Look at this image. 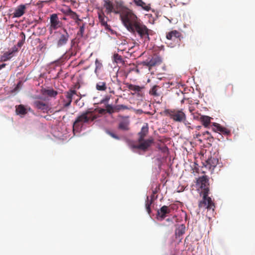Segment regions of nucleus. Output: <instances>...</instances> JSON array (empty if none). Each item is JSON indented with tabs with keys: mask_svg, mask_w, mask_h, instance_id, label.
<instances>
[{
	"mask_svg": "<svg viewBox=\"0 0 255 255\" xmlns=\"http://www.w3.org/2000/svg\"><path fill=\"white\" fill-rule=\"evenodd\" d=\"M197 185L202 189L201 194L203 195L202 200L199 203L200 209H212L214 210L215 205L210 197L208 196L209 192V178L206 175L199 177L197 180Z\"/></svg>",
	"mask_w": 255,
	"mask_h": 255,
	"instance_id": "1",
	"label": "nucleus"
},
{
	"mask_svg": "<svg viewBox=\"0 0 255 255\" xmlns=\"http://www.w3.org/2000/svg\"><path fill=\"white\" fill-rule=\"evenodd\" d=\"M148 133V125L147 123H145L138 133V143L136 144L134 141H129L128 142L129 147L133 150L135 149H138L144 151H146L153 142V139L152 137L144 139V137Z\"/></svg>",
	"mask_w": 255,
	"mask_h": 255,
	"instance_id": "2",
	"label": "nucleus"
},
{
	"mask_svg": "<svg viewBox=\"0 0 255 255\" xmlns=\"http://www.w3.org/2000/svg\"><path fill=\"white\" fill-rule=\"evenodd\" d=\"M91 109L81 113L76 118L73 128L74 130L79 131L82 129L85 125H89L97 119L99 116L95 114V111Z\"/></svg>",
	"mask_w": 255,
	"mask_h": 255,
	"instance_id": "3",
	"label": "nucleus"
},
{
	"mask_svg": "<svg viewBox=\"0 0 255 255\" xmlns=\"http://www.w3.org/2000/svg\"><path fill=\"white\" fill-rule=\"evenodd\" d=\"M121 19L128 31L140 20L131 10L127 7H123Z\"/></svg>",
	"mask_w": 255,
	"mask_h": 255,
	"instance_id": "4",
	"label": "nucleus"
},
{
	"mask_svg": "<svg viewBox=\"0 0 255 255\" xmlns=\"http://www.w3.org/2000/svg\"><path fill=\"white\" fill-rule=\"evenodd\" d=\"M129 31L135 35H137L144 43L149 41L150 38L149 36L152 32V30L149 29L141 20L133 26L131 30H130Z\"/></svg>",
	"mask_w": 255,
	"mask_h": 255,
	"instance_id": "5",
	"label": "nucleus"
},
{
	"mask_svg": "<svg viewBox=\"0 0 255 255\" xmlns=\"http://www.w3.org/2000/svg\"><path fill=\"white\" fill-rule=\"evenodd\" d=\"M164 113L175 122L182 123L186 119V116L182 109H165Z\"/></svg>",
	"mask_w": 255,
	"mask_h": 255,
	"instance_id": "6",
	"label": "nucleus"
},
{
	"mask_svg": "<svg viewBox=\"0 0 255 255\" xmlns=\"http://www.w3.org/2000/svg\"><path fill=\"white\" fill-rule=\"evenodd\" d=\"M58 34L56 45L58 48H60L67 43L69 38V34L66 29H63L62 32H59Z\"/></svg>",
	"mask_w": 255,
	"mask_h": 255,
	"instance_id": "7",
	"label": "nucleus"
},
{
	"mask_svg": "<svg viewBox=\"0 0 255 255\" xmlns=\"http://www.w3.org/2000/svg\"><path fill=\"white\" fill-rule=\"evenodd\" d=\"M162 62L160 57L157 55H154L150 59H146L142 62L143 66L148 67L149 69L153 66L158 65Z\"/></svg>",
	"mask_w": 255,
	"mask_h": 255,
	"instance_id": "8",
	"label": "nucleus"
},
{
	"mask_svg": "<svg viewBox=\"0 0 255 255\" xmlns=\"http://www.w3.org/2000/svg\"><path fill=\"white\" fill-rule=\"evenodd\" d=\"M50 28L51 29L56 30L62 26L63 23L60 20L58 17V15L56 13H53L50 16Z\"/></svg>",
	"mask_w": 255,
	"mask_h": 255,
	"instance_id": "9",
	"label": "nucleus"
},
{
	"mask_svg": "<svg viewBox=\"0 0 255 255\" xmlns=\"http://www.w3.org/2000/svg\"><path fill=\"white\" fill-rule=\"evenodd\" d=\"M210 128L214 131L219 132L226 135H228L231 133V131L230 129L221 126L218 123H213L212 125H211Z\"/></svg>",
	"mask_w": 255,
	"mask_h": 255,
	"instance_id": "10",
	"label": "nucleus"
},
{
	"mask_svg": "<svg viewBox=\"0 0 255 255\" xmlns=\"http://www.w3.org/2000/svg\"><path fill=\"white\" fill-rule=\"evenodd\" d=\"M170 212V209L168 206L164 205L157 211V218L158 220L162 221L165 218L166 215Z\"/></svg>",
	"mask_w": 255,
	"mask_h": 255,
	"instance_id": "11",
	"label": "nucleus"
},
{
	"mask_svg": "<svg viewBox=\"0 0 255 255\" xmlns=\"http://www.w3.org/2000/svg\"><path fill=\"white\" fill-rule=\"evenodd\" d=\"M182 37L181 33L176 30L171 31L166 33V37L168 40L173 41L180 40L181 37Z\"/></svg>",
	"mask_w": 255,
	"mask_h": 255,
	"instance_id": "12",
	"label": "nucleus"
},
{
	"mask_svg": "<svg viewBox=\"0 0 255 255\" xmlns=\"http://www.w3.org/2000/svg\"><path fill=\"white\" fill-rule=\"evenodd\" d=\"M34 106L37 109L41 110L43 113H46L49 110L47 104L40 101H36L33 103Z\"/></svg>",
	"mask_w": 255,
	"mask_h": 255,
	"instance_id": "13",
	"label": "nucleus"
},
{
	"mask_svg": "<svg viewBox=\"0 0 255 255\" xmlns=\"http://www.w3.org/2000/svg\"><path fill=\"white\" fill-rule=\"evenodd\" d=\"M26 10V5L25 4H20L18 5L13 13V17H19L23 15Z\"/></svg>",
	"mask_w": 255,
	"mask_h": 255,
	"instance_id": "14",
	"label": "nucleus"
},
{
	"mask_svg": "<svg viewBox=\"0 0 255 255\" xmlns=\"http://www.w3.org/2000/svg\"><path fill=\"white\" fill-rule=\"evenodd\" d=\"M76 94V91L74 90H70L69 91L66 92V97L67 98V101H64L65 102L64 105L65 107H68L71 105V103L72 101L73 96Z\"/></svg>",
	"mask_w": 255,
	"mask_h": 255,
	"instance_id": "15",
	"label": "nucleus"
},
{
	"mask_svg": "<svg viewBox=\"0 0 255 255\" xmlns=\"http://www.w3.org/2000/svg\"><path fill=\"white\" fill-rule=\"evenodd\" d=\"M98 17L99 19V21L101 23V25L104 26L106 29H109L110 26L107 23V19L108 17L105 16L104 12H101L98 13Z\"/></svg>",
	"mask_w": 255,
	"mask_h": 255,
	"instance_id": "16",
	"label": "nucleus"
},
{
	"mask_svg": "<svg viewBox=\"0 0 255 255\" xmlns=\"http://www.w3.org/2000/svg\"><path fill=\"white\" fill-rule=\"evenodd\" d=\"M114 4L110 0H104V7L106 9V12L107 14H111L114 10Z\"/></svg>",
	"mask_w": 255,
	"mask_h": 255,
	"instance_id": "17",
	"label": "nucleus"
},
{
	"mask_svg": "<svg viewBox=\"0 0 255 255\" xmlns=\"http://www.w3.org/2000/svg\"><path fill=\"white\" fill-rule=\"evenodd\" d=\"M161 87L159 86L154 85L149 90V93L154 97H159L161 94Z\"/></svg>",
	"mask_w": 255,
	"mask_h": 255,
	"instance_id": "18",
	"label": "nucleus"
},
{
	"mask_svg": "<svg viewBox=\"0 0 255 255\" xmlns=\"http://www.w3.org/2000/svg\"><path fill=\"white\" fill-rule=\"evenodd\" d=\"M129 121L126 119L121 121L118 125V128L119 129L128 131L129 129Z\"/></svg>",
	"mask_w": 255,
	"mask_h": 255,
	"instance_id": "19",
	"label": "nucleus"
},
{
	"mask_svg": "<svg viewBox=\"0 0 255 255\" xmlns=\"http://www.w3.org/2000/svg\"><path fill=\"white\" fill-rule=\"evenodd\" d=\"M206 162L207 163V165H208L210 169H214L218 163V159L216 157L211 156L208 158Z\"/></svg>",
	"mask_w": 255,
	"mask_h": 255,
	"instance_id": "20",
	"label": "nucleus"
},
{
	"mask_svg": "<svg viewBox=\"0 0 255 255\" xmlns=\"http://www.w3.org/2000/svg\"><path fill=\"white\" fill-rule=\"evenodd\" d=\"M211 117L207 116H202L200 118V120L205 128H208L209 126H211ZM209 128H211L210 127Z\"/></svg>",
	"mask_w": 255,
	"mask_h": 255,
	"instance_id": "21",
	"label": "nucleus"
},
{
	"mask_svg": "<svg viewBox=\"0 0 255 255\" xmlns=\"http://www.w3.org/2000/svg\"><path fill=\"white\" fill-rule=\"evenodd\" d=\"M78 49L77 47H70L68 51H67L66 54V57L70 58L72 56H75L78 52Z\"/></svg>",
	"mask_w": 255,
	"mask_h": 255,
	"instance_id": "22",
	"label": "nucleus"
},
{
	"mask_svg": "<svg viewBox=\"0 0 255 255\" xmlns=\"http://www.w3.org/2000/svg\"><path fill=\"white\" fill-rule=\"evenodd\" d=\"M135 4L139 6H141L143 9L148 11L150 7L149 5H146L145 3L142 0H133Z\"/></svg>",
	"mask_w": 255,
	"mask_h": 255,
	"instance_id": "23",
	"label": "nucleus"
},
{
	"mask_svg": "<svg viewBox=\"0 0 255 255\" xmlns=\"http://www.w3.org/2000/svg\"><path fill=\"white\" fill-rule=\"evenodd\" d=\"M185 227L183 224L179 225L175 230V235L177 237H180L185 233Z\"/></svg>",
	"mask_w": 255,
	"mask_h": 255,
	"instance_id": "24",
	"label": "nucleus"
},
{
	"mask_svg": "<svg viewBox=\"0 0 255 255\" xmlns=\"http://www.w3.org/2000/svg\"><path fill=\"white\" fill-rule=\"evenodd\" d=\"M43 94L47 95L50 97H55L58 95V92L54 90L53 89H44Z\"/></svg>",
	"mask_w": 255,
	"mask_h": 255,
	"instance_id": "25",
	"label": "nucleus"
},
{
	"mask_svg": "<svg viewBox=\"0 0 255 255\" xmlns=\"http://www.w3.org/2000/svg\"><path fill=\"white\" fill-rule=\"evenodd\" d=\"M15 112L17 115H24L27 113L26 109L22 105L16 107Z\"/></svg>",
	"mask_w": 255,
	"mask_h": 255,
	"instance_id": "26",
	"label": "nucleus"
},
{
	"mask_svg": "<svg viewBox=\"0 0 255 255\" xmlns=\"http://www.w3.org/2000/svg\"><path fill=\"white\" fill-rule=\"evenodd\" d=\"M128 89L134 91L135 93H139L144 87L130 84L128 86Z\"/></svg>",
	"mask_w": 255,
	"mask_h": 255,
	"instance_id": "27",
	"label": "nucleus"
},
{
	"mask_svg": "<svg viewBox=\"0 0 255 255\" xmlns=\"http://www.w3.org/2000/svg\"><path fill=\"white\" fill-rule=\"evenodd\" d=\"M202 138L203 140H206L209 141V142H213L214 140L213 137L212 136L211 133L208 131L202 132Z\"/></svg>",
	"mask_w": 255,
	"mask_h": 255,
	"instance_id": "28",
	"label": "nucleus"
},
{
	"mask_svg": "<svg viewBox=\"0 0 255 255\" xmlns=\"http://www.w3.org/2000/svg\"><path fill=\"white\" fill-rule=\"evenodd\" d=\"M66 14L67 15H70L74 20H78L79 21H82V19H80L79 18L78 15L75 12L73 11L70 8H69L66 12Z\"/></svg>",
	"mask_w": 255,
	"mask_h": 255,
	"instance_id": "29",
	"label": "nucleus"
},
{
	"mask_svg": "<svg viewBox=\"0 0 255 255\" xmlns=\"http://www.w3.org/2000/svg\"><path fill=\"white\" fill-rule=\"evenodd\" d=\"M96 89L98 91H105L107 89V85L105 82H99L97 83Z\"/></svg>",
	"mask_w": 255,
	"mask_h": 255,
	"instance_id": "30",
	"label": "nucleus"
},
{
	"mask_svg": "<svg viewBox=\"0 0 255 255\" xmlns=\"http://www.w3.org/2000/svg\"><path fill=\"white\" fill-rule=\"evenodd\" d=\"M13 56V55L9 51L6 52L1 56V60L4 62L6 61L12 57Z\"/></svg>",
	"mask_w": 255,
	"mask_h": 255,
	"instance_id": "31",
	"label": "nucleus"
},
{
	"mask_svg": "<svg viewBox=\"0 0 255 255\" xmlns=\"http://www.w3.org/2000/svg\"><path fill=\"white\" fill-rule=\"evenodd\" d=\"M153 197V195H152L151 196V200L150 201H149L148 197L147 196L146 197V203H145V208H146L147 212H148V213L149 214H150V213H151L150 205L152 203V202H153V201H152Z\"/></svg>",
	"mask_w": 255,
	"mask_h": 255,
	"instance_id": "32",
	"label": "nucleus"
},
{
	"mask_svg": "<svg viewBox=\"0 0 255 255\" xmlns=\"http://www.w3.org/2000/svg\"><path fill=\"white\" fill-rule=\"evenodd\" d=\"M113 58H114V61L115 62H116L117 63H123L124 62V61L123 60L122 57L117 53L114 54V55L113 56Z\"/></svg>",
	"mask_w": 255,
	"mask_h": 255,
	"instance_id": "33",
	"label": "nucleus"
},
{
	"mask_svg": "<svg viewBox=\"0 0 255 255\" xmlns=\"http://www.w3.org/2000/svg\"><path fill=\"white\" fill-rule=\"evenodd\" d=\"M106 133H107L108 135L111 136L112 137L117 139V140H120V137L117 135L115 133L109 130H106Z\"/></svg>",
	"mask_w": 255,
	"mask_h": 255,
	"instance_id": "34",
	"label": "nucleus"
},
{
	"mask_svg": "<svg viewBox=\"0 0 255 255\" xmlns=\"http://www.w3.org/2000/svg\"><path fill=\"white\" fill-rule=\"evenodd\" d=\"M201 137H202V133H200L199 132H198L197 131H196L193 134V137L195 139H197L198 141L201 142H202L203 139L202 138H200Z\"/></svg>",
	"mask_w": 255,
	"mask_h": 255,
	"instance_id": "35",
	"label": "nucleus"
},
{
	"mask_svg": "<svg viewBox=\"0 0 255 255\" xmlns=\"http://www.w3.org/2000/svg\"><path fill=\"white\" fill-rule=\"evenodd\" d=\"M79 27V31L78 32L77 35H80L81 37H82L84 33L85 23H83L82 25Z\"/></svg>",
	"mask_w": 255,
	"mask_h": 255,
	"instance_id": "36",
	"label": "nucleus"
},
{
	"mask_svg": "<svg viewBox=\"0 0 255 255\" xmlns=\"http://www.w3.org/2000/svg\"><path fill=\"white\" fill-rule=\"evenodd\" d=\"M20 36L22 37V40L19 41L17 43V46L19 47H21L23 45L25 38V34L23 32H21Z\"/></svg>",
	"mask_w": 255,
	"mask_h": 255,
	"instance_id": "37",
	"label": "nucleus"
},
{
	"mask_svg": "<svg viewBox=\"0 0 255 255\" xmlns=\"http://www.w3.org/2000/svg\"><path fill=\"white\" fill-rule=\"evenodd\" d=\"M115 109L116 111L119 112L120 110L128 109V108L127 106H126L125 105H119L116 106V107L115 108Z\"/></svg>",
	"mask_w": 255,
	"mask_h": 255,
	"instance_id": "38",
	"label": "nucleus"
},
{
	"mask_svg": "<svg viewBox=\"0 0 255 255\" xmlns=\"http://www.w3.org/2000/svg\"><path fill=\"white\" fill-rule=\"evenodd\" d=\"M106 108V111H107V112L109 114H112L115 111H116L115 110H114V108L113 107V106L111 105H107Z\"/></svg>",
	"mask_w": 255,
	"mask_h": 255,
	"instance_id": "39",
	"label": "nucleus"
},
{
	"mask_svg": "<svg viewBox=\"0 0 255 255\" xmlns=\"http://www.w3.org/2000/svg\"><path fill=\"white\" fill-rule=\"evenodd\" d=\"M124 46H127V44L125 42H122L121 44H119V47L118 48V51H124L127 50V47H123Z\"/></svg>",
	"mask_w": 255,
	"mask_h": 255,
	"instance_id": "40",
	"label": "nucleus"
},
{
	"mask_svg": "<svg viewBox=\"0 0 255 255\" xmlns=\"http://www.w3.org/2000/svg\"><path fill=\"white\" fill-rule=\"evenodd\" d=\"M166 221L171 223V224H174V222H177V217L173 216L171 218H169L166 219Z\"/></svg>",
	"mask_w": 255,
	"mask_h": 255,
	"instance_id": "41",
	"label": "nucleus"
},
{
	"mask_svg": "<svg viewBox=\"0 0 255 255\" xmlns=\"http://www.w3.org/2000/svg\"><path fill=\"white\" fill-rule=\"evenodd\" d=\"M182 123H184V124L186 126V127L188 128V129L189 130H190V129H193L194 128L193 127H191L190 126V123L188 121H187L186 119L184 121H182Z\"/></svg>",
	"mask_w": 255,
	"mask_h": 255,
	"instance_id": "42",
	"label": "nucleus"
},
{
	"mask_svg": "<svg viewBox=\"0 0 255 255\" xmlns=\"http://www.w3.org/2000/svg\"><path fill=\"white\" fill-rule=\"evenodd\" d=\"M18 48L16 47V46H14L9 51L11 53L12 55H13V53L16 52L18 51Z\"/></svg>",
	"mask_w": 255,
	"mask_h": 255,
	"instance_id": "43",
	"label": "nucleus"
},
{
	"mask_svg": "<svg viewBox=\"0 0 255 255\" xmlns=\"http://www.w3.org/2000/svg\"><path fill=\"white\" fill-rule=\"evenodd\" d=\"M123 7L120 10H117L114 7V10L112 11V12H114L115 14H120V16H121V13L122 12Z\"/></svg>",
	"mask_w": 255,
	"mask_h": 255,
	"instance_id": "44",
	"label": "nucleus"
},
{
	"mask_svg": "<svg viewBox=\"0 0 255 255\" xmlns=\"http://www.w3.org/2000/svg\"><path fill=\"white\" fill-rule=\"evenodd\" d=\"M70 44H71V46L70 47H77L76 45V42H75V39H73L72 40H71Z\"/></svg>",
	"mask_w": 255,
	"mask_h": 255,
	"instance_id": "45",
	"label": "nucleus"
},
{
	"mask_svg": "<svg viewBox=\"0 0 255 255\" xmlns=\"http://www.w3.org/2000/svg\"><path fill=\"white\" fill-rule=\"evenodd\" d=\"M106 111L105 109H100L99 110V113L101 114H104Z\"/></svg>",
	"mask_w": 255,
	"mask_h": 255,
	"instance_id": "46",
	"label": "nucleus"
},
{
	"mask_svg": "<svg viewBox=\"0 0 255 255\" xmlns=\"http://www.w3.org/2000/svg\"><path fill=\"white\" fill-rule=\"evenodd\" d=\"M21 84H21V81H19V82L17 83V85H16V87H15V89H18V88H19L21 86Z\"/></svg>",
	"mask_w": 255,
	"mask_h": 255,
	"instance_id": "47",
	"label": "nucleus"
},
{
	"mask_svg": "<svg viewBox=\"0 0 255 255\" xmlns=\"http://www.w3.org/2000/svg\"><path fill=\"white\" fill-rule=\"evenodd\" d=\"M75 20V22L76 23V24H77L78 25H79V26H81V25H80V22H81V21H79V20Z\"/></svg>",
	"mask_w": 255,
	"mask_h": 255,
	"instance_id": "48",
	"label": "nucleus"
},
{
	"mask_svg": "<svg viewBox=\"0 0 255 255\" xmlns=\"http://www.w3.org/2000/svg\"><path fill=\"white\" fill-rule=\"evenodd\" d=\"M5 66H6L5 64H2L0 65V70L2 68L5 67Z\"/></svg>",
	"mask_w": 255,
	"mask_h": 255,
	"instance_id": "49",
	"label": "nucleus"
},
{
	"mask_svg": "<svg viewBox=\"0 0 255 255\" xmlns=\"http://www.w3.org/2000/svg\"><path fill=\"white\" fill-rule=\"evenodd\" d=\"M202 127L200 126H196L195 127V128L197 129V130H199Z\"/></svg>",
	"mask_w": 255,
	"mask_h": 255,
	"instance_id": "50",
	"label": "nucleus"
},
{
	"mask_svg": "<svg viewBox=\"0 0 255 255\" xmlns=\"http://www.w3.org/2000/svg\"><path fill=\"white\" fill-rule=\"evenodd\" d=\"M61 19L66 20V18L65 17H64L62 18H61Z\"/></svg>",
	"mask_w": 255,
	"mask_h": 255,
	"instance_id": "51",
	"label": "nucleus"
},
{
	"mask_svg": "<svg viewBox=\"0 0 255 255\" xmlns=\"http://www.w3.org/2000/svg\"><path fill=\"white\" fill-rule=\"evenodd\" d=\"M98 63V60L97 59V60H96V64H97Z\"/></svg>",
	"mask_w": 255,
	"mask_h": 255,
	"instance_id": "52",
	"label": "nucleus"
},
{
	"mask_svg": "<svg viewBox=\"0 0 255 255\" xmlns=\"http://www.w3.org/2000/svg\"><path fill=\"white\" fill-rule=\"evenodd\" d=\"M183 102H184V100H182L181 101V103H183Z\"/></svg>",
	"mask_w": 255,
	"mask_h": 255,
	"instance_id": "53",
	"label": "nucleus"
},
{
	"mask_svg": "<svg viewBox=\"0 0 255 255\" xmlns=\"http://www.w3.org/2000/svg\"><path fill=\"white\" fill-rule=\"evenodd\" d=\"M110 93H114V91H111Z\"/></svg>",
	"mask_w": 255,
	"mask_h": 255,
	"instance_id": "54",
	"label": "nucleus"
},
{
	"mask_svg": "<svg viewBox=\"0 0 255 255\" xmlns=\"http://www.w3.org/2000/svg\"><path fill=\"white\" fill-rule=\"evenodd\" d=\"M98 68V66H97V67H96V70H97V69Z\"/></svg>",
	"mask_w": 255,
	"mask_h": 255,
	"instance_id": "55",
	"label": "nucleus"
}]
</instances>
